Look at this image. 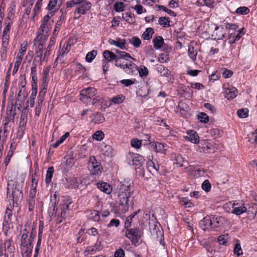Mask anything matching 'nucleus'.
Masks as SVG:
<instances>
[{
    "label": "nucleus",
    "mask_w": 257,
    "mask_h": 257,
    "mask_svg": "<svg viewBox=\"0 0 257 257\" xmlns=\"http://www.w3.org/2000/svg\"><path fill=\"white\" fill-rule=\"evenodd\" d=\"M132 184V182L125 181L121 183L118 191V204L112 209L114 213L120 215L128 211L130 205L133 203V200L130 199L134 193Z\"/></svg>",
    "instance_id": "nucleus-1"
},
{
    "label": "nucleus",
    "mask_w": 257,
    "mask_h": 257,
    "mask_svg": "<svg viewBox=\"0 0 257 257\" xmlns=\"http://www.w3.org/2000/svg\"><path fill=\"white\" fill-rule=\"evenodd\" d=\"M25 181L24 177H19L16 182L9 180L7 185V198L10 204H18L21 202L23 196L22 188Z\"/></svg>",
    "instance_id": "nucleus-2"
},
{
    "label": "nucleus",
    "mask_w": 257,
    "mask_h": 257,
    "mask_svg": "<svg viewBox=\"0 0 257 257\" xmlns=\"http://www.w3.org/2000/svg\"><path fill=\"white\" fill-rule=\"evenodd\" d=\"M39 37H36L33 41L34 47H35V56L33 62L42 65L43 62L48 60L51 53L46 49H45L46 41L39 40Z\"/></svg>",
    "instance_id": "nucleus-3"
},
{
    "label": "nucleus",
    "mask_w": 257,
    "mask_h": 257,
    "mask_svg": "<svg viewBox=\"0 0 257 257\" xmlns=\"http://www.w3.org/2000/svg\"><path fill=\"white\" fill-rule=\"evenodd\" d=\"M66 6L67 8L75 6L74 14L75 16L78 15L75 19H79L81 15H85L90 10L92 4L87 0H70L66 2Z\"/></svg>",
    "instance_id": "nucleus-4"
},
{
    "label": "nucleus",
    "mask_w": 257,
    "mask_h": 257,
    "mask_svg": "<svg viewBox=\"0 0 257 257\" xmlns=\"http://www.w3.org/2000/svg\"><path fill=\"white\" fill-rule=\"evenodd\" d=\"M13 23V22L11 20H6L5 21V27L3 30L2 38V47L1 50V56L2 59H5L6 57L8 47L9 44L11 29Z\"/></svg>",
    "instance_id": "nucleus-5"
},
{
    "label": "nucleus",
    "mask_w": 257,
    "mask_h": 257,
    "mask_svg": "<svg viewBox=\"0 0 257 257\" xmlns=\"http://www.w3.org/2000/svg\"><path fill=\"white\" fill-rule=\"evenodd\" d=\"M26 228L23 230L21 236V247H33L32 242L36 236V229L30 225H25Z\"/></svg>",
    "instance_id": "nucleus-6"
},
{
    "label": "nucleus",
    "mask_w": 257,
    "mask_h": 257,
    "mask_svg": "<svg viewBox=\"0 0 257 257\" xmlns=\"http://www.w3.org/2000/svg\"><path fill=\"white\" fill-rule=\"evenodd\" d=\"M50 19L49 15H47L43 18L36 37H39V40L47 41L49 36V33L52 29V25L50 21Z\"/></svg>",
    "instance_id": "nucleus-7"
},
{
    "label": "nucleus",
    "mask_w": 257,
    "mask_h": 257,
    "mask_svg": "<svg viewBox=\"0 0 257 257\" xmlns=\"http://www.w3.org/2000/svg\"><path fill=\"white\" fill-rule=\"evenodd\" d=\"M126 161L129 165L134 166L135 169H137L143 166L145 160L143 156L138 154L128 152L126 155Z\"/></svg>",
    "instance_id": "nucleus-8"
},
{
    "label": "nucleus",
    "mask_w": 257,
    "mask_h": 257,
    "mask_svg": "<svg viewBox=\"0 0 257 257\" xmlns=\"http://www.w3.org/2000/svg\"><path fill=\"white\" fill-rule=\"evenodd\" d=\"M96 94L97 91L94 87L84 88L80 91L79 99L84 103L89 104Z\"/></svg>",
    "instance_id": "nucleus-9"
},
{
    "label": "nucleus",
    "mask_w": 257,
    "mask_h": 257,
    "mask_svg": "<svg viewBox=\"0 0 257 257\" xmlns=\"http://www.w3.org/2000/svg\"><path fill=\"white\" fill-rule=\"evenodd\" d=\"M88 168L90 173L93 175H99L102 172L103 168L100 162L97 161L94 156L89 158Z\"/></svg>",
    "instance_id": "nucleus-10"
},
{
    "label": "nucleus",
    "mask_w": 257,
    "mask_h": 257,
    "mask_svg": "<svg viewBox=\"0 0 257 257\" xmlns=\"http://www.w3.org/2000/svg\"><path fill=\"white\" fill-rule=\"evenodd\" d=\"M142 232L138 228L126 229L125 236L131 240L132 244L135 246L138 244Z\"/></svg>",
    "instance_id": "nucleus-11"
},
{
    "label": "nucleus",
    "mask_w": 257,
    "mask_h": 257,
    "mask_svg": "<svg viewBox=\"0 0 257 257\" xmlns=\"http://www.w3.org/2000/svg\"><path fill=\"white\" fill-rule=\"evenodd\" d=\"M230 207L232 208L231 213L236 215H239L243 213H245L247 211V208L243 204L235 202H228L224 205V208L225 209Z\"/></svg>",
    "instance_id": "nucleus-12"
},
{
    "label": "nucleus",
    "mask_w": 257,
    "mask_h": 257,
    "mask_svg": "<svg viewBox=\"0 0 257 257\" xmlns=\"http://www.w3.org/2000/svg\"><path fill=\"white\" fill-rule=\"evenodd\" d=\"M14 246L12 245V241L10 240H6L4 244L0 246V256L4 255L8 257V252L10 253V257H13Z\"/></svg>",
    "instance_id": "nucleus-13"
},
{
    "label": "nucleus",
    "mask_w": 257,
    "mask_h": 257,
    "mask_svg": "<svg viewBox=\"0 0 257 257\" xmlns=\"http://www.w3.org/2000/svg\"><path fill=\"white\" fill-rule=\"evenodd\" d=\"M244 28H241L238 29L236 32L231 34H228V43L229 44H234L236 42L239 41L240 38L245 34Z\"/></svg>",
    "instance_id": "nucleus-14"
},
{
    "label": "nucleus",
    "mask_w": 257,
    "mask_h": 257,
    "mask_svg": "<svg viewBox=\"0 0 257 257\" xmlns=\"http://www.w3.org/2000/svg\"><path fill=\"white\" fill-rule=\"evenodd\" d=\"M71 198L69 196H63L62 201L60 204L61 210V216L63 217L66 213V211L70 209V205L72 203Z\"/></svg>",
    "instance_id": "nucleus-15"
},
{
    "label": "nucleus",
    "mask_w": 257,
    "mask_h": 257,
    "mask_svg": "<svg viewBox=\"0 0 257 257\" xmlns=\"http://www.w3.org/2000/svg\"><path fill=\"white\" fill-rule=\"evenodd\" d=\"M212 215H207L199 222L200 227L204 231L212 230Z\"/></svg>",
    "instance_id": "nucleus-16"
},
{
    "label": "nucleus",
    "mask_w": 257,
    "mask_h": 257,
    "mask_svg": "<svg viewBox=\"0 0 257 257\" xmlns=\"http://www.w3.org/2000/svg\"><path fill=\"white\" fill-rule=\"evenodd\" d=\"M147 165L148 170L151 172L153 171L158 172L160 169V166L157 160L154 159L153 156H149V160L147 162Z\"/></svg>",
    "instance_id": "nucleus-17"
},
{
    "label": "nucleus",
    "mask_w": 257,
    "mask_h": 257,
    "mask_svg": "<svg viewBox=\"0 0 257 257\" xmlns=\"http://www.w3.org/2000/svg\"><path fill=\"white\" fill-rule=\"evenodd\" d=\"M184 138L186 140L194 144H197L199 142V137L198 134L193 130L188 131Z\"/></svg>",
    "instance_id": "nucleus-18"
},
{
    "label": "nucleus",
    "mask_w": 257,
    "mask_h": 257,
    "mask_svg": "<svg viewBox=\"0 0 257 257\" xmlns=\"http://www.w3.org/2000/svg\"><path fill=\"white\" fill-rule=\"evenodd\" d=\"M212 230L217 231L223 225L224 219L221 216L212 215Z\"/></svg>",
    "instance_id": "nucleus-19"
},
{
    "label": "nucleus",
    "mask_w": 257,
    "mask_h": 257,
    "mask_svg": "<svg viewBox=\"0 0 257 257\" xmlns=\"http://www.w3.org/2000/svg\"><path fill=\"white\" fill-rule=\"evenodd\" d=\"M87 218L94 222H98L100 220V214L96 210H88L85 212Z\"/></svg>",
    "instance_id": "nucleus-20"
},
{
    "label": "nucleus",
    "mask_w": 257,
    "mask_h": 257,
    "mask_svg": "<svg viewBox=\"0 0 257 257\" xmlns=\"http://www.w3.org/2000/svg\"><path fill=\"white\" fill-rule=\"evenodd\" d=\"M110 45H114L120 49L124 50L126 48V42L124 39L117 38L116 40L109 39L108 41Z\"/></svg>",
    "instance_id": "nucleus-21"
},
{
    "label": "nucleus",
    "mask_w": 257,
    "mask_h": 257,
    "mask_svg": "<svg viewBox=\"0 0 257 257\" xmlns=\"http://www.w3.org/2000/svg\"><path fill=\"white\" fill-rule=\"evenodd\" d=\"M224 94L225 97L227 99H232L237 95L238 90L234 87L229 86L225 89Z\"/></svg>",
    "instance_id": "nucleus-22"
},
{
    "label": "nucleus",
    "mask_w": 257,
    "mask_h": 257,
    "mask_svg": "<svg viewBox=\"0 0 257 257\" xmlns=\"http://www.w3.org/2000/svg\"><path fill=\"white\" fill-rule=\"evenodd\" d=\"M57 194L56 192L53 195V196H51V202L50 203V206L48 209V212L49 213H51L52 215H56L57 213Z\"/></svg>",
    "instance_id": "nucleus-23"
},
{
    "label": "nucleus",
    "mask_w": 257,
    "mask_h": 257,
    "mask_svg": "<svg viewBox=\"0 0 257 257\" xmlns=\"http://www.w3.org/2000/svg\"><path fill=\"white\" fill-rule=\"evenodd\" d=\"M150 145L156 152L164 153L166 150V145L164 143L153 142H150Z\"/></svg>",
    "instance_id": "nucleus-24"
},
{
    "label": "nucleus",
    "mask_w": 257,
    "mask_h": 257,
    "mask_svg": "<svg viewBox=\"0 0 257 257\" xmlns=\"http://www.w3.org/2000/svg\"><path fill=\"white\" fill-rule=\"evenodd\" d=\"M98 188L104 193L109 194L112 191L111 186L107 183L104 182H100L97 183Z\"/></svg>",
    "instance_id": "nucleus-25"
},
{
    "label": "nucleus",
    "mask_w": 257,
    "mask_h": 257,
    "mask_svg": "<svg viewBox=\"0 0 257 257\" xmlns=\"http://www.w3.org/2000/svg\"><path fill=\"white\" fill-rule=\"evenodd\" d=\"M101 154L106 157H112L114 154V151L110 145H104L100 149Z\"/></svg>",
    "instance_id": "nucleus-26"
},
{
    "label": "nucleus",
    "mask_w": 257,
    "mask_h": 257,
    "mask_svg": "<svg viewBox=\"0 0 257 257\" xmlns=\"http://www.w3.org/2000/svg\"><path fill=\"white\" fill-rule=\"evenodd\" d=\"M225 30L223 27H216L214 31V34L216 35L215 39L221 40L227 36V34L224 32Z\"/></svg>",
    "instance_id": "nucleus-27"
},
{
    "label": "nucleus",
    "mask_w": 257,
    "mask_h": 257,
    "mask_svg": "<svg viewBox=\"0 0 257 257\" xmlns=\"http://www.w3.org/2000/svg\"><path fill=\"white\" fill-rule=\"evenodd\" d=\"M27 43L26 42H24L21 45L19 51L17 54V57L16 58V60H18L20 61H22L24 56L25 55L27 49Z\"/></svg>",
    "instance_id": "nucleus-28"
},
{
    "label": "nucleus",
    "mask_w": 257,
    "mask_h": 257,
    "mask_svg": "<svg viewBox=\"0 0 257 257\" xmlns=\"http://www.w3.org/2000/svg\"><path fill=\"white\" fill-rule=\"evenodd\" d=\"M16 7V2H12L8 9V14L6 19L7 20H11L13 22V20L15 17Z\"/></svg>",
    "instance_id": "nucleus-29"
},
{
    "label": "nucleus",
    "mask_w": 257,
    "mask_h": 257,
    "mask_svg": "<svg viewBox=\"0 0 257 257\" xmlns=\"http://www.w3.org/2000/svg\"><path fill=\"white\" fill-rule=\"evenodd\" d=\"M156 70L162 76L169 77L171 74V71L163 65H157Z\"/></svg>",
    "instance_id": "nucleus-30"
},
{
    "label": "nucleus",
    "mask_w": 257,
    "mask_h": 257,
    "mask_svg": "<svg viewBox=\"0 0 257 257\" xmlns=\"http://www.w3.org/2000/svg\"><path fill=\"white\" fill-rule=\"evenodd\" d=\"M197 51L195 50L194 47L191 44L188 46V55L192 61L194 62L196 60Z\"/></svg>",
    "instance_id": "nucleus-31"
},
{
    "label": "nucleus",
    "mask_w": 257,
    "mask_h": 257,
    "mask_svg": "<svg viewBox=\"0 0 257 257\" xmlns=\"http://www.w3.org/2000/svg\"><path fill=\"white\" fill-rule=\"evenodd\" d=\"M164 42V41L162 37L158 36L155 37L153 40L154 47L157 50L160 49L162 47Z\"/></svg>",
    "instance_id": "nucleus-32"
},
{
    "label": "nucleus",
    "mask_w": 257,
    "mask_h": 257,
    "mask_svg": "<svg viewBox=\"0 0 257 257\" xmlns=\"http://www.w3.org/2000/svg\"><path fill=\"white\" fill-rule=\"evenodd\" d=\"M154 34V31L152 28H148L142 35V38L145 40H150Z\"/></svg>",
    "instance_id": "nucleus-33"
},
{
    "label": "nucleus",
    "mask_w": 257,
    "mask_h": 257,
    "mask_svg": "<svg viewBox=\"0 0 257 257\" xmlns=\"http://www.w3.org/2000/svg\"><path fill=\"white\" fill-rule=\"evenodd\" d=\"M70 48L71 46L69 44H66V46L64 45L61 50H60L59 54L57 58L56 59L55 62L58 61L59 59H61V57H63L64 55L67 54L69 52Z\"/></svg>",
    "instance_id": "nucleus-34"
},
{
    "label": "nucleus",
    "mask_w": 257,
    "mask_h": 257,
    "mask_svg": "<svg viewBox=\"0 0 257 257\" xmlns=\"http://www.w3.org/2000/svg\"><path fill=\"white\" fill-rule=\"evenodd\" d=\"M103 56L105 58V61L107 62L115 60L117 57L115 54L109 50H105L103 52Z\"/></svg>",
    "instance_id": "nucleus-35"
},
{
    "label": "nucleus",
    "mask_w": 257,
    "mask_h": 257,
    "mask_svg": "<svg viewBox=\"0 0 257 257\" xmlns=\"http://www.w3.org/2000/svg\"><path fill=\"white\" fill-rule=\"evenodd\" d=\"M132 2H136L137 4L135 6H131V8L132 9L136 11L137 14H138V15L142 14L144 12V11H143L144 9H143V6L141 5L140 1L139 0H133Z\"/></svg>",
    "instance_id": "nucleus-36"
},
{
    "label": "nucleus",
    "mask_w": 257,
    "mask_h": 257,
    "mask_svg": "<svg viewBox=\"0 0 257 257\" xmlns=\"http://www.w3.org/2000/svg\"><path fill=\"white\" fill-rule=\"evenodd\" d=\"M104 120L105 118L101 113L97 112L93 114V121L95 123H102Z\"/></svg>",
    "instance_id": "nucleus-37"
},
{
    "label": "nucleus",
    "mask_w": 257,
    "mask_h": 257,
    "mask_svg": "<svg viewBox=\"0 0 257 257\" xmlns=\"http://www.w3.org/2000/svg\"><path fill=\"white\" fill-rule=\"evenodd\" d=\"M137 66L136 64L133 62H129L128 63H125L122 69L127 74H131L133 72V69Z\"/></svg>",
    "instance_id": "nucleus-38"
},
{
    "label": "nucleus",
    "mask_w": 257,
    "mask_h": 257,
    "mask_svg": "<svg viewBox=\"0 0 257 257\" xmlns=\"http://www.w3.org/2000/svg\"><path fill=\"white\" fill-rule=\"evenodd\" d=\"M128 42L135 48H139L140 47L142 42L141 39L136 36H134L128 39Z\"/></svg>",
    "instance_id": "nucleus-39"
},
{
    "label": "nucleus",
    "mask_w": 257,
    "mask_h": 257,
    "mask_svg": "<svg viewBox=\"0 0 257 257\" xmlns=\"http://www.w3.org/2000/svg\"><path fill=\"white\" fill-rule=\"evenodd\" d=\"M138 70L141 78L146 77L149 74L148 69L144 65H141L138 68Z\"/></svg>",
    "instance_id": "nucleus-40"
},
{
    "label": "nucleus",
    "mask_w": 257,
    "mask_h": 257,
    "mask_svg": "<svg viewBox=\"0 0 257 257\" xmlns=\"http://www.w3.org/2000/svg\"><path fill=\"white\" fill-rule=\"evenodd\" d=\"M67 182L69 183L68 188H75L78 187V182L75 177L69 178L67 179Z\"/></svg>",
    "instance_id": "nucleus-41"
},
{
    "label": "nucleus",
    "mask_w": 257,
    "mask_h": 257,
    "mask_svg": "<svg viewBox=\"0 0 257 257\" xmlns=\"http://www.w3.org/2000/svg\"><path fill=\"white\" fill-rule=\"evenodd\" d=\"M104 101L103 98L96 94L91 101V103L95 106H101Z\"/></svg>",
    "instance_id": "nucleus-42"
},
{
    "label": "nucleus",
    "mask_w": 257,
    "mask_h": 257,
    "mask_svg": "<svg viewBox=\"0 0 257 257\" xmlns=\"http://www.w3.org/2000/svg\"><path fill=\"white\" fill-rule=\"evenodd\" d=\"M125 96L122 94H119L113 97L111 102L114 104H120L123 102Z\"/></svg>",
    "instance_id": "nucleus-43"
},
{
    "label": "nucleus",
    "mask_w": 257,
    "mask_h": 257,
    "mask_svg": "<svg viewBox=\"0 0 257 257\" xmlns=\"http://www.w3.org/2000/svg\"><path fill=\"white\" fill-rule=\"evenodd\" d=\"M33 247H21V251L23 257H31Z\"/></svg>",
    "instance_id": "nucleus-44"
},
{
    "label": "nucleus",
    "mask_w": 257,
    "mask_h": 257,
    "mask_svg": "<svg viewBox=\"0 0 257 257\" xmlns=\"http://www.w3.org/2000/svg\"><path fill=\"white\" fill-rule=\"evenodd\" d=\"M97 55V51L95 50H92L89 52L86 56L85 60L88 63L91 62L95 58Z\"/></svg>",
    "instance_id": "nucleus-45"
},
{
    "label": "nucleus",
    "mask_w": 257,
    "mask_h": 257,
    "mask_svg": "<svg viewBox=\"0 0 257 257\" xmlns=\"http://www.w3.org/2000/svg\"><path fill=\"white\" fill-rule=\"evenodd\" d=\"M158 22L159 24L164 28H167L170 26L169 18L161 17L159 18Z\"/></svg>",
    "instance_id": "nucleus-46"
},
{
    "label": "nucleus",
    "mask_w": 257,
    "mask_h": 257,
    "mask_svg": "<svg viewBox=\"0 0 257 257\" xmlns=\"http://www.w3.org/2000/svg\"><path fill=\"white\" fill-rule=\"evenodd\" d=\"M54 172V169L52 167L48 168L47 171L46 177L45 179V182L46 184H49L51 182V180L53 177V173Z\"/></svg>",
    "instance_id": "nucleus-47"
},
{
    "label": "nucleus",
    "mask_w": 257,
    "mask_h": 257,
    "mask_svg": "<svg viewBox=\"0 0 257 257\" xmlns=\"http://www.w3.org/2000/svg\"><path fill=\"white\" fill-rule=\"evenodd\" d=\"M104 138V134L101 131H96L92 136V138L98 141H101Z\"/></svg>",
    "instance_id": "nucleus-48"
},
{
    "label": "nucleus",
    "mask_w": 257,
    "mask_h": 257,
    "mask_svg": "<svg viewBox=\"0 0 257 257\" xmlns=\"http://www.w3.org/2000/svg\"><path fill=\"white\" fill-rule=\"evenodd\" d=\"M125 5L122 2H116L114 6L113 9L116 12H121L124 11Z\"/></svg>",
    "instance_id": "nucleus-49"
},
{
    "label": "nucleus",
    "mask_w": 257,
    "mask_h": 257,
    "mask_svg": "<svg viewBox=\"0 0 257 257\" xmlns=\"http://www.w3.org/2000/svg\"><path fill=\"white\" fill-rule=\"evenodd\" d=\"M249 12V10L246 7H240L236 10V13L238 15H246Z\"/></svg>",
    "instance_id": "nucleus-50"
},
{
    "label": "nucleus",
    "mask_w": 257,
    "mask_h": 257,
    "mask_svg": "<svg viewBox=\"0 0 257 257\" xmlns=\"http://www.w3.org/2000/svg\"><path fill=\"white\" fill-rule=\"evenodd\" d=\"M223 26L226 29L228 30L236 31L238 28V26L237 24L227 22L224 23Z\"/></svg>",
    "instance_id": "nucleus-51"
},
{
    "label": "nucleus",
    "mask_w": 257,
    "mask_h": 257,
    "mask_svg": "<svg viewBox=\"0 0 257 257\" xmlns=\"http://www.w3.org/2000/svg\"><path fill=\"white\" fill-rule=\"evenodd\" d=\"M142 140L137 139H134L131 141V144L132 147L136 149H139L142 146Z\"/></svg>",
    "instance_id": "nucleus-52"
},
{
    "label": "nucleus",
    "mask_w": 257,
    "mask_h": 257,
    "mask_svg": "<svg viewBox=\"0 0 257 257\" xmlns=\"http://www.w3.org/2000/svg\"><path fill=\"white\" fill-rule=\"evenodd\" d=\"M198 119L201 122L207 123L209 121V116L205 113L201 112L198 114Z\"/></svg>",
    "instance_id": "nucleus-53"
},
{
    "label": "nucleus",
    "mask_w": 257,
    "mask_h": 257,
    "mask_svg": "<svg viewBox=\"0 0 257 257\" xmlns=\"http://www.w3.org/2000/svg\"><path fill=\"white\" fill-rule=\"evenodd\" d=\"M237 115L240 118H245L248 116V109L246 108L240 109L237 111Z\"/></svg>",
    "instance_id": "nucleus-54"
},
{
    "label": "nucleus",
    "mask_w": 257,
    "mask_h": 257,
    "mask_svg": "<svg viewBox=\"0 0 257 257\" xmlns=\"http://www.w3.org/2000/svg\"><path fill=\"white\" fill-rule=\"evenodd\" d=\"M202 188L205 192H209L211 189V184L208 180H205L202 184Z\"/></svg>",
    "instance_id": "nucleus-55"
},
{
    "label": "nucleus",
    "mask_w": 257,
    "mask_h": 257,
    "mask_svg": "<svg viewBox=\"0 0 257 257\" xmlns=\"http://www.w3.org/2000/svg\"><path fill=\"white\" fill-rule=\"evenodd\" d=\"M169 58L167 54H161L158 57V61L162 63H166L169 61Z\"/></svg>",
    "instance_id": "nucleus-56"
},
{
    "label": "nucleus",
    "mask_w": 257,
    "mask_h": 257,
    "mask_svg": "<svg viewBox=\"0 0 257 257\" xmlns=\"http://www.w3.org/2000/svg\"><path fill=\"white\" fill-rule=\"evenodd\" d=\"M28 203L29 211H32L35 207V198H28Z\"/></svg>",
    "instance_id": "nucleus-57"
},
{
    "label": "nucleus",
    "mask_w": 257,
    "mask_h": 257,
    "mask_svg": "<svg viewBox=\"0 0 257 257\" xmlns=\"http://www.w3.org/2000/svg\"><path fill=\"white\" fill-rule=\"evenodd\" d=\"M12 216V211L10 209H7L4 217L5 222L8 223L11 221Z\"/></svg>",
    "instance_id": "nucleus-58"
},
{
    "label": "nucleus",
    "mask_w": 257,
    "mask_h": 257,
    "mask_svg": "<svg viewBox=\"0 0 257 257\" xmlns=\"http://www.w3.org/2000/svg\"><path fill=\"white\" fill-rule=\"evenodd\" d=\"M218 242L220 244L226 245L227 242V236L225 235H221L218 238Z\"/></svg>",
    "instance_id": "nucleus-59"
},
{
    "label": "nucleus",
    "mask_w": 257,
    "mask_h": 257,
    "mask_svg": "<svg viewBox=\"0 0 257 257\" xmlns=\"http://www.w3.org/2000/svg\"><path fill=\"white\" fill-rule=\"evenodd\" d=\"M45 95V92H43V91H40L39 95L38 96V104H40L42 105V103L43 102Z\"/></svg>",
    "instance_id": "nucleus-60"
},
{
    "label": "nucleus",
    "mask_w": 257,
    "mask_h": 257,
    "mask_svg": "<svg viewBox=\"0 0 257 257\" xmlns=\"http://www.w3.org/2000/svg\"><path fill=\"white\" fill-rule=\"evenodd\" d=\"M233 251L237 256L242 254V251L240 244H235L233 249Z\"/></svg>",
    "instance_id": "nucleus-61"
},
{
    "label": "nucleus",
    "mask_w": 257,
    "mask_h": 257,
    "mask_svg": "<svg viewBox=\"0 0 257 257\" xmlns=\"http://www.w3.org/2000/svg\"><path fill=\"white\" fill-rule=\"evenodd\" d=\"M56 41V38L55 36H52L50 40L49 43V45L47 46V47L46 48L47 50H48L51 53L52 51V47L54 45Z\"/></svg>",
    "instance_id": "nucleus-62"
},
{
    "label": "nucleus",
    "mask_w": 257,
    "mask_h": 257,
    "mask_svg": "<svg viewBox=\"0 0 257 257\" xmlns=\"http://www.w3.org/2000/svg\"><path fill=\"white\" fill-rule=\"evenodd\" d=\"M19 97L25 98L26 97V88L25 87L21 86L19 88V92L18 94Z\"/></svg>",
    "instance_id": "nucleus-63"
},
{
    "label": "nucleus",
    "mask_w": 257,
    "mask_h": 257,
    "mask_svg": "<svg viewBox=\"0 0 257 257\" xmlns=\"http://www.w3.org/2000/svg\"><path fill=\"white\" fill-rule=\"evenodd\" d=\"M125 252L121 248L117 249L114 253V257H124Z\"/></svg>",
    "instance_id": "nucleus-64"
}]
</instances>
